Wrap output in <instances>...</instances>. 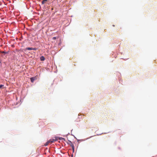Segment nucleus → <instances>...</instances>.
I'll use <instances>...</instances> for the list:
<instances>
[{
	"label": "nucleus",
	"mask_w": 157,
	"mask_h": 157,
	"mask_svg": "<svg viewBox=\"0 0 157 157\" xmlns=\"http://www.w3.org/2000/svg\"><path fill=\"white\" fill-rule=\"evenodd\" d=\"M67 143L68 144L70 145V146L71 147L73 150H74V145L71 141H70V140H68L67 142Z\"/></svg>",
	"instance_id": "1"
},
{
	"label": "nucleus",
	"mask_w": 157,
	"mask_h": 157,
	"mask_svg": "<svg viewBox=\"0 0 157 157\" xmlns=\"http://www.w3.org/2000/svg\"><path fill=\"white\" fill-rule=\"evenodd\" d=\"M32 50H36V48H33V49Z\"/></svg>",
	"instance_id": "11"
},
{
	"label": "nucleus",
	"mask_w": 157,
	"mask_h": 157,
	"mask_svg": "<svg viewBox=\"0 0 157 157\" xmlns=\"http://www.w3.org/2000/svg\"><path fill=\"white\" fill-rule=\"evenodd\" d=\"M49 141L48 140L47 141L45 144H44V146H46L48 145V144L50 143Z\"/></svg>",
	"instance_id": "5"
},
{
	"label": "nucleus",
	"mask_w": 157,
	"mask_h": 157,
	"mask_svg": "<svg viewBox=\"0 0 157 157\" xmlns=\"http://www.w3.org/2000/svg\"><path fill=\"white\" fill-rule=\"evenodd\" d=\"M2 53H5L6 52H2Z\"/></svg>",
	"instance_id": "12"
},
{
	"label": "nucleus",
	"mask_w": 157,
	"mask_h": 157,
	"mask_svg": "<svg viewBox=\"0 0 157 157\" xmlns=\"http://www.w3.org/2000/svg\"><path fill=\"white\" fill-rule=\"evenodd\" d=\"M31 81L32 82H33L35 80V77H32L30 78Z\"/></svg>",
	"instance_id": "3"
},
{
	"label": "nucleus",
	"mask_w": 157,
	"mask_h": 157,
	"mask_svg": "<svg viewBox=\"0 0 157 157\" xmlns=\"http://www.w3.org/2000/svg\"><path fill=\"white\" fill-rule=\"evenodd\" d=\"M40 59L41 61H44L45 60V58L43 56H41L40 57Z\"/></svg>",
	"instance_id": "4"
},
{
	"label": "nucleus",
	"mask_w": 157,
	"mask_h": 157,
	"mask_svg": "<svg viewBox=\"0 0 157 157\" xmlns=\"http://www.w3.org/2000/svg\"><path fill=\"white\" fill-rule=\"evenodd\" d=\"M3 85H0V88H1L2 87V86H3Z\"/></svg>",
	"instance_id": "10"
},
{
	"label": "nucleus",
	"mask_w": 157,
	"mask_h": 157,
	"mask_svg": "<svg viewBox=\"0 0 157 157\" xmlns=\"http://www.w3.org/2000/svg\"><path fill=\"white\" fill-rule=\"evenodd\" d=\"M52 39L54 40H55L56 39V37H53Z\"/></svg>",
	"instance_id": "9"
},
{
	"label": "nucleus",
	"mask_w": 157,
	"mask_h": 157,
	"mask_svg": "<svg viewBox=\"0 0 157 157\" xmlns=\"http://www.w3.org/2000/svg\"><path fill=\"white\" fill-rule=\"evenodd\" d=\"M26 50H32L33 48H26Z\"/></svg>",
	"instance_id": "6"
},
{
	"label": "nucleus",
	"mask_w": 157,
	"mask_h": 157,
	"mask_svg": "<svg viewBox=\"0 0 157 157\" xmlns=\"http://www.w3.org/2000/svg\"><path fill=\"white\" fill-rule=\"evenodd\" d=\"M59 139L60 140H65V139L64 138H62V137H60L59 138Z\"/></svg>",
	"instance_id": "8"
},
{
	"label": "nucleus",
	"mask_w": 157,
	"mask_h": 157,
	"mask_svg": "<svg viewBox=\"0 0 157 157\" xmlns=\"http://www.w3.org/2000/svg\"><path fill=\"white\" fill-rule=\"evenodd\" d=\"M47 0H44L42 1V4H44L45 3V2H46Z\"/></svg>",
	"instance_id": "7"
},
{
	"label": "nucleus",
	"mask_w": 157,
	"mask_h": 157,
	"mask_svg": "<svg viewBox=\"0 0 157 157\" xmlns=\"http://www.w3.org/2000/svg\"><path fill=\"white\" fill-rule=\"evenodd\" d=\"M57 137H55V139H52L49 140L48 141H49L50 143H52L55 141H56L58 140Z\"/></svg>",
	"instance_id": "2"
}]
</instances>
